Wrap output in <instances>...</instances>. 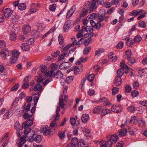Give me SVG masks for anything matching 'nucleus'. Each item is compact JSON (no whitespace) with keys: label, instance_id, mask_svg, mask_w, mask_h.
<instances>
[{"label":"nucleus","instance_id":"obj_56","mask_svg":"<svg viewBox=\"0 0 147 147\" xmlns=\"http://www.w3.org/2000/svg\"><path fill=\"white\" fill-rule=\"evenodd\" d=\"M51 67L52 69V70L51 71H55L57 68V65L55 63H52L51 65Z\"/></svg>","mask_w":147,"mask_h":147},{"label":"nucleus","instance_id":"obj_34","mask_svg":"<svg viewBox=\"0 0 147 147\" xmlns=\"http://www.w3.org/2000/svg\"><path fill=\"white\" fill-rule=\"evenodd\" d=\"M42 139V138L40 135H36L34 138V140L36 142L39 143L40 142Z\"/></svg>","mask_w":147,"mask_h":147},{"label":"nucleus","instance_id":"obj_2","mask_svg":"<svg viewBox=\"0 0 147 147\" xmlns=\"http://www.w3.org/2000/svg\"><path fill=\"white\" fill-rule=\"evenodd\" d=\"M51 75H50L49 77H51L48 78L45 81L43 82L42 84L44 86L46 85L48 83L52 80L51 78L53 77L56 79L61 78L63 76V74L60 71H58L56 73L54 71H51Z\"/></svg>","mask_w":147,"mask_h":147},{"label":"nucleus","instance_id":"obj_53","mask_svg":"<svg viewBox=\"0 0 147 147\" xmlns=\"http://www.w3.org/2000/svg\"><path fill=\"white\" fill-rule=\"evenodd\" d=\"M91 40V38H88L86 39V40L84 39V46H86L87 45H88L90 43Z\"/></svg>","mask_w":147,"mask_h":147},{"label":"nucleus","instance_id":"obj_5","mask_svg":"<svg viewBox=\"0 0 147 147\" xmlns=\"http://www.w3.org/2000/svg\"><path fill=\"white\" fill-rule=\"evenodd\" d=\"M93 31V30L92 27L89 26H87L86 27H82V29L80 30V32H89L88 36L91 37L93 36V33L92 32Z\"/></svg>","mask_w":147,"mask_h":147},{"label":"nucleus","instance_id":"obj_55","mask_svg":"<svg viewBox=\"0 0 147 147\" xmlns=\"http://www.w3.org/2000/svg\"><path fill=\"white\" fill-rule=\"evenodd\" d=\"M56 4H53L50 5L49 10L52 11H55L56 9Z\"/></svg>","mask_w":147,"mask_h":147},{"label":"nucleus","instance_id":"obj_64","mask_svg":"<svg viewBox=\"0 0 147 147\" xmlns=\"http://www.w3.org/2000/svg\"><path fill=\"white\" fill-rule=\"evenodd\" d=\"M60 52L58 51H56V52L51 53V55L53 57H57L59 54Z\"/></svg>","mask_w":147,"mask_h":147},{"label":"nucleus","instance_id":"obj_10","mask_svg":"<svg viewBox=\"0 0 147 147\" xmlns=\"http://www.w3.org/2000/svg\"><path fill=\"white\" fill-rule=\"evenodd\" d=\"M33 124L32 119H29L26 120L25 122L22 123V125L24 126V129H27L32 125Z\"/></svg>","mask_w":147,"mask_h":147},{"label":"nucleus","instance_id":"obj_54","mask_svg":"<svg viewBox=\"0 0 147 147\" xmlns=\"http://www.w3.org/2000/svg\"><path fill=\"white\" fill-rule=\"evenodd\" d=\"M119 89L118 88L114 87L112 89V94L115 95L118 92Z\"/></svg>","mask_w":147,"mask_h":147},{"label":"nucleus","instance_id":"obj_41","mask_svg":"<svg viewBox=\"0 0 147 147\" xmlns=\"http://www.w3.org/2000/svg\"><path fill=\"white\" fill-rule=\"evenodd\" d=\"M111 112V111L108 109H103L102 108V114L103 115H106L109 113Z\"/></svg>","mask_w":147,"mask_h":147},{"label":"nucleus","instance_id":"obj_30","mask_svg":"<svg viewBox=\"0 0 147 147\" xmlns=\"http://www.w3.org/2000/svg\"><path fill=\"white\" fill-rule=\"evenodd\" d=\"M113 143L110 140V139H108L107 142L104 144L106 147H112V145Z\"/></svg>","mask_w":147,"mask_h":147},{"label":"nucleus","instance_id":"obj_8","mask_svg":"<svg viewBox=\"0 0 147 147\" xmlns=\"http://www.w3.org/2000/svg\"><path fill=\"white\" fill-rule=\"evenodd\" d=\"M88 6L87 4L84 5L83 8L80 12V17L81 18L86 16L88 12Z\"/></svg>","mask_w":147,"mask_h":147},{"label":"nucleus","instance_id":"obj_22","mask_svg":"<svg viewBox=\"0 0 147 147\" xmlns=\"http://www.w3.org/2000/svg\"><path fill=\"white\" fill-rule=\"evenodd\" d=\"M21 49L24 51H28L30 48L29 45L26 43H23L20 47Z\"/></svg>","mask_w":147,"mask_h":147},{"label":"nucleus","instance_id":"obj_6","mask_svg":"<svg viewBox=\"0 0 147 147\" xmlns=\"http://www.w3.org/2000/svg\"><path fill=\"white\" fill-rule=\"evenodd\" d=\"M96 1L92 0L91 2L88 1L86 4L88 6V8L89 7L90 11V12L92 11L94 9H96L97 8V4H96Z\"/></svg>","mask_w":147,"mask_h":147},{"label":"nucleus","instance_id":"obj_51","mask_svg":"<svg viewBox=\"0 0 147 147\" xmlns=\"http://www.w3.org/2000/svg\"><path fill=\"white\" fill-rule=\"evenodd\" d=\"M6 47V44L3 40H0V48L3 49Z\"/></svg>","mask_w":147,"mask_h":147},{"label":"nucleus","instance_id":"obj_19","mask_svg":"<svg viewBox=\"0 0 147 147\" xmlns=\"http://www.w3.org/2000/svg\"><path fill=\"white\" fill-rule=\"evenodd\" d=\"M114 84L115 86H118L122 84V79L120 77L116 76L114 81Z\"/></svg>","mask_w":147,"mask_h":147},{"label":"nucleus","instance_id":"obj_35","mask_svg":"<svg viewBox=\"0 0 147 147\" xmlns=\"http://www.w3.org/2000/svg\"><path fill=\"white\" fill-rule=\"evenodd\" d=\"M24 34V35H21L20 36V39L21 40L24 41H27V40L28 39V35L27 34Z\"/></svg>","mask_w":147,"mask_h":147},{"label":"nucleus","instance_id":"obj_61","mask_svg":"<svg viewBox=\"0 0 147 147\" xmlns=\"http://www.w3.org/2000/svg\"><path fill=\"white\" fill-rule=\"evenodd\" d=\"M128 111L130 112H134L135 111V108L134 106H131L127 108Z\"/></svg>","mask_w":147,"mask_h":147},{"label":"nucleus","instance_id":"obj_52","mask_svg":"<svg viewBox=\"0 0 147 147\" xmlns=\"http://www.w3.org/2000/svg\"><path fill=\"white\" fill-rule=\"evenodd\" d=\"M138 123L139 126L140 127H142L145 125L144 121V120H142V118L140 119L139 120Z\"/></svg>","mask_w":147,"mask_h":147},{"label":"nucleus","instance_id":"obj_15","mask_svg":"<svg viewBox=\"0 0 147 147\" xmlns=\"http://www.w3.org/2000/svg\"><path fill=\"white\" fill-rule=\"evenodd\" d=\"M143 9L134 10L131 12L129 13V15L130 16H134V17L139 15L140 13L143 11Z\"/></svg>","mask_w":147,"mask_h":147},{"label":"nucleus","instance_id":"obj_46","mask_svg":"<svg viewBox=\"0 0 147 147\" xmlns=\"http://www.w3.org/2000/svg\"><path fill=\"white\" fill-rule=\"evenodd\" d=\"M134 43V42L132 39L130 40V38H128L127 40V45L129 47H131Z\"/></svg>","mask_w":147,"mask_h":147},{"label":"nucleus","instance_id":"obj_40","mask_svg":"<svg viewBox=\"0 0 147 147\" xmlns=\"http://www.w3.org/2000/svg\"><path fill=\"white\" fill-rule=\"evenodd\" d=\"M76 41L75 42V44L77 45H78V47H80L79 45H80L82 44L84 42V38H82L79 40H78V42H76Z\"/></svg>","mask_w":147,"mask_h":147},{"label":"nucleus","instance_id":"obj_1","mask_svg":"<svg viewBox=\"0 0 147 147\" xmlns=\"http://www.w3.org/2000/svg\"><path fill=\"white\" fill-rule=\"evenodd\" d=\"M40 71L38 72V75L35 77V79L38 83L42 82L46 78L49 76L51 75V71H47V68L45 65H42L40 66Z\"/></svg>","mask_w":147,"mask_h":147},{"label":"nucleus","instance_id":"obj_11","mask_svg":"<svg viewBox=\"0 0 147 147\" xmlns=\"http://www.w3.org/2000/svg\"><path fill=\"white\" fill-rule=\"evenodd\" d=\"M13 12L9 8L6 9L3 12V14L6 18L11 17Z\"/></svg>","mask_w":147,"mask_h":147},{"label":"nucleus","instance_id":"obj_29","mask_svg":"<svg viewBox=\"0 0 147 147\" xmlns=\"http://www.w3.org/2000/svg\"><path fill=\"white\" fill-rule=\"evenodd\" d=\"M127 132V130L125 129L122 128L121 129L119 132V135L120 136H125Z\"/></svg>","mask_w":147,"mask_h":147},{"label":"nucleus","instance_id":"obj_49","mask_svg":"<svg viewBox=\"0 0 147 147\" xmlns=\"http://www.w3.org/2000/svg\"><path fill=\"white\" fill-rule=\"evenodd\" d=\"M124 43L122 41H120L117 45V47L118 49H122Z\"/></svg>","mask_w":147,"mask_h":147},{"label":"nucleus","instance_id":"obj_20","mask_svg":"<svg viewBox=\"0 0 147 147\" xmlns=\"http://www.w3.org/2000/svg\"><path fill=\"white\" fill-rule=\"evenodd\" d=\"M102 110V107L101 106H98L94 108L93 111V113H100Z\"/></svg>","mask_w":147,"mask_h":147},{"label":"nucleus","instance_id":"obj_39","mask_svg":"<svg viewBox=\"0 0 147 147\" xmlns=\"http://www.w3.org/2000/svg\"><path fill=\"white\" fill-rule=\"evenodd\" d=\"M10 40H11L14 41L16 38V33L14 32H12L10 34Z\"/></svg>","mask_w":147,"mask_h":147},{"label":"nucleus","instance_id":"obj_17","mask_svg":"<svg viewBox=\"0 0 147 147\" xmlns=\"http://www.w3.org/2000/svg\"><path fill=\"white\" fill-rule=\"evenodd\" d=\"M71 40L73 41L72 43L70 45H68L64 47L62 49L63 51L66 52L71 47H74V46L76 41L75 38H71Z\"/></svg>","mask_w":147,"mask_h":147},{"label":"nucleus","instance_id":"obj_59","mask_svg":"<svg viewBox=\"0 0 147 147\" xmlns=\"http://www.w3.org/2000/svg\"><path fill=\"white\" fill-rule=\"evenodd\" d=\"M142 38L139 35L136 36L134 38V41L135 42H139L142 40Z\"/></svg>","mask_w":147,"mask_h":147},{"label":"nucleus","instance_id":"obj_4","mask_svg":"<svg viewBox=\"0 0 147 147\" xmlns=\"http://www.w3.org/2000/svg\"><path fill=\"white\" fill-rule=\"evenodd\" d=\"M12 56L10 59L11 63H9L7 64L9 65H10L11 63H14L16 62V59L18 57L19 55V53L16 50H14L11 52Z\"/></svg>","mask_w":147,"mask_h":147},{"label":"nucleus","instance_id":"obj_37","mask_svg":"<svg viewBox=\"0 0 147 147\" xmlns=\"http://www.w3.org/2000/svg\"><path fill=\"white\" fill-rule=\"evenodd\" d=\"M42 88V86L38 84L36 85L34 88V90L35 91L40 90Z\"/></svg>","mask_w":147,"mask_h":147},{"label":"nucleus","instance_id":"obj_48","mask_svg":"<svg viewBox=\"0 0 147 147\" xmlns=\"http://www.w3.org/2000/svg\"><path fill=\"white\" fill-rule=\"evenodd\" d=\"M98 14L93 13L90 14L89 18L91 19H97L98 18Z\"/></svg>","mask_w":147,"mask_h":147},{"label":"nucleus","instance_id":"obj_45","mask_svg":"<svg viewBox=\"0 0 147 147\" xmlns=\"http://www.w3.org/2000/svg\"><path fill=\"white\" fill-rule=\"evenodd\" d=\"M78 147H86V144L84 140H81L79 141L78 144Z\"/></svg>","mask_w":147,"mask_h":147},{"label":"nucleus","instance_id":"obj_23","mask_svg":"<svg viewBox=\"0 0 147 147\" xmlns=\"http://www.w3.org/2000/svg\"><path fill=\"white\" fill-rule=\"evenodd\" d=\"M85 78L89 82H92L94 78V75L93 74H91L86 76Z\"/></svg>","mask_w":147,"mask_h":147},{"label":"nucleus","instance_id":"obj_58","mask_svg":"<svg viewBox=\"0 0 147 147\" xmlns=\"http://www.w3.org/2000/svg\"><path fill=\"white\" fill-rule=\"evenodd\" d=\"M10 117V115L9 112H6L5 114L3 115V118L4 119H8Z\"/></svg>","mask_w":147,"mask_h":147},{"label":"nucleus","instance_id":"obj_62","mask_svg":"<svg viewBox=\"0 0 147 147\" xmlns=\"http://www.w3.org/2000/svg\"><path fill=\"white\" fill-rule=\"evenodd\" d=\"M106 14L105 11L104 9H102L99 11V12L98 15L101 16H105Z\"/></svg>","mask_w":147,"mask_h":147},{"label":"nucleus","instance_id":"obj_57","mask_svg":"<svg viewBox=\"0 0 147 147\" xmlns=\"http://www.w3.org/2000/svg\"><path fill=\"white\" fill-rule=\"evenodd\" d=\"M81 69H80L78 66H76L74 69V72L75 74H79L81 70Z\"/></svg>","mask_w":147,"mask_h":147},{"label":"nucleus","instance_id":"obj_60","mask_svg":"<svg viewBox=\"0 0 147 147\" xmlns=\"http://www.w3.org/2000/svg\"><path fill=\"white\" fill-rule=\"evenodd\" d=\"M30 106L31 104L30 103L26 105V106L24 108V110H23V111H25L26 112L29 111Z\"/></svg>","mask_w":147,"mask_h":147},{"label":"nucleus","instance_id":"obj_9","mask_svg":"<svg viewBox=\"0 0 147 147\" xmlns=\"http://www.w3.org/2000/svg\"><path fill=\"white\" fill-rule=\"evenodd\" d=\"M11 51L7 49H5L4 51L0 52V55H3L4 56H2V59L5 60L6 59V57H7L11 55Z\"/></svg>","mask_w":147,"mask_h":147},{"label":"nucleus","instance_id":"obj_38","mask_svg":"<svg viewBox=\"0 0 147 147\" xmlns=\"http://www.w3.org/2000/svg\"><path fill=\"white\" fill-rule=\"evenodd\" d=\"M65 130L64 131H60L58 132V136L61 139H63L65 136Z\"/></svg>","mask_w":147,"mask_h":147},{"label":"nucleus","instance_id":"obj_7","mask_svg":"<svg viewBox=\"0 0 147 147\" xmlns=\"http://www.w3.org/2000/svg\"><path fill=\"white\" fill-rule=\"evenodd\" d=\"M60 97H62V98H60L59 99V102L58 106L57 107V109L56 111V113H59V112L60 111V107L62 108L63 109L64 108L65 104L64 103V100L63 99V96H61Z\"/></svg>","mask_w":147,"mask_h":147},{"label":"nucleus","instance_id":"obj_63","mask_svg":"<svg viewBox=\"0 0 147 147\" xmlns=\"http://www.w3.org/2000/svg\"><path fill=\"white\" fill-rule=\"evenodd\" d=\"M19 86V85L17 84L13 86L11 89V91H16L17 90Z\"/></svg>","mask_w":147,"mask_h":147},{"label":"nucleus","instance_id":"obj_14","mask_svg":"<svg viewBox=\"0 0 147 147\" xmlns=\"http://www.w3.org/2000/svg\"><path fill=\"white\" fill-rule=\"evenodd\" d=\"M111 111L113 112L119 113L121 111V109L119 106L113 105L111 109Z\"/></svg>","mask_w":147,"mask_h":147},{"label":"nucleus","instance_id":"obj_27","mask_svg":"<svg viewBox=\"0 0 147 147\" xmlns=\"http://www.w3.org/2000/svg\"><path fill=\"white\" fill-rule=\"evenodd\" d=\"M14 127L16 130H20L23 129V128H24V126H22H22H20L19 122L18 121H17L16 122L14 125Z\"/></svg>","mask_w":147,"mask_h":147},{"label":"nucleus","instance_id":"obj_21","mask_svg":"<svg viewBox=\"0 0 147 147\" xmlns=\"http://www.w3.org/2000/svg\"><path fill=\"white\" fill-rule=\"evenodd\" d=\"M118 140V137L115 134H113L111 136L110 140L113 142V144L116 143Z\"/></svg>","mask_w":147,"mask_h":147},{"label":"nucleus","instance_id":"obj_43","mask_svg":"<svg viewBox=\"0 0 147 147\" xmlns=\"http://www.w3.org/2000/svg\"><path fill=\"white\" fill-rule=\"evenodd\" d=\"M128 63L129 65L132 64L134 63L135 62L136 60L133 58L130 57L129 59H127Z\"/></svg>","mask_w":147,"mask_h":147},{"label":"nucleus","instance_id":"obj_50","mask_svg":"<svg viewBox=\"0 0 147 147\" xmlns=\"http://www.w3.org/2000/svg\"><path fill=\"white\" fill-rule=\"evenodd\" d=\"M131 94L133 97H136L138 96L139 94L137 90H134L132 91Z\"/></svg>","mask_w":147,"mask_h":147},{"label":"nucleus","instance_id":"obj_47","mask_svg":"<svg viewBox=\"0 0 147 147\" xmlns=\"http://www.w3.org/2000/svg\"><path fill=\"white\" fill-rule=\"evenodd\" d=\"M91 48L90 47H87L85 48L83 51V54L84 55H87L90 51Z\"/></svg>","mask_w":147,"mask_h":147},{"label":"nucleus","instance_id":"obj_18","mask_svg":"<svg viewBox=\"0 0 147 147\" xmlns=\"http://www.w3.org/2000/svg\"><path fill=\"white\" fill-rule=\"evenodd\" d=\"M31 29V27L29 25H25L23 26L22 31L24 34H27L30 32Z\"/></svg>","mask_w":147,"mask_h":147},{"label":"nucleus","instance_id":"obj_26","mask_svg":"<svg viewBox=\"0 0 147 147\" xmlns=\"http://www.w3.org/2000/svg\"><path fill=\"white\" fill-rule=\"evenodd\" d=\"M26 7V4L24 3H20L18 6V9L20 11L25 10Z\"/></svg>","mask_w":147,"mask_h":147},{"label":"nucleus","instance_id":"obj_28","mask_svg":"<svg viewBox=\"0 0 147 147\" xmlns=\"http://www.w3.org/2000/svg\"><path fill=\"white\" fill-rule=\"evenodd\" d=\"M34 95H36L33 98L34 102V105L36 106L37 103V102L39 98V93L36 92L34 94Z\"/></svg>","mask_w":147,"mask_h":147},{"label":"nucleus","instance_id":"obj_36","mask_svg":"<svg viewBox=\"0 0 147 147\" xmlns=\"http://www.w3.org/2000/svg\"><path fill=\"white\" fill-rule=\"evenodd\" d=\"M74 77L73 76H69L67 77L65 80V82L67 84L71 83L73 80Z\"/></svg>","mask_w":147,"mask_h":147},{"label":"nucleus","instance_id":"obj_24","mask_svg":"<svg viewBox=\"0 0 147 147\" xmlns=\"http://www.w3.org/2000/svg\"><path fill=\"white\" fill-rule=\"evenodd\" d=\"M89 115L88 114H84L83 115L81 119L83 123H86L88 120Z\"/></svg>","mask_w":147,"mask_h":147},{"label":"nucleus","instance_id":"obj_44","mask_svg":"<svg viewBox=\"0 0 147 147\" xmlns=\"http://www.w3.org/2000/svg\"><path fill=\"white\" fill-rule=\"evenodd\" d=\"M138 25L140 27L145 28L146 26V24L145 22L140 20L139 22Z\"/></svg>","mask_w":147,"mask_h":147},{"label":"nucleus","instance_id":"obj_33","mask_svg":"<svg viewBox=\"0 0 147 147\" xmlns=\"http://www.w3.org/2000/svg\"><path fill=\"white\" fill-rule=\"evenodd\" d=\"M30 113V112L29 111V112H27L24 113L23 116L25 119H27L32 116V114Z\"/></svg>","mask_w":147,"mask_h":147},{"label":"nucleus","instance_id":"obj_42","mask_svg":"<svg viewBox=\"0 0 147 147\" xmlns=\"http://www.w3.org/2000/svg\"><path fill=\"white\" fill-rule=\"evenodd\" d=\"M131 86L129 84H127L125 87V92L126 93H128L131 92Z\"/></svg>","mask_w":147,"mask_h":147},{"label":"nucleus","instance_id":"obj_25","mask_svg":"<svg viewBox=\"0 0 147 147\" xmlns=\"http://www.w3.org/2000/svg\"><path fill=\"white\" fill-rule=\"evenodd\" d=\"M71 143L72 146L75 147L78 144V140L76 137H74L72 138Z\"/></svg>","mask_w":147,"mask_h":147},{"label":"nucleus","instance_id":"obj_3","mask_svg":"<svg viewBox=\"0 0 147 147\" xmlns=\"http://www.w3.org/2000/svg\"><path fill=\"white\" fill-rule=\"evenodd\" d=\"M125 61L124 60H122L120 63V66L121 69H119L117 71V76L121 78L124 73L123 69H128L129 68L127 65H125Z\"/></svg>","mask_w":147,"mask_h":147},{"label":"nucleus","instance_id":"obj_32","mask_svg":"<svg viewBox=\"0 0 147 147\" xmlns=\"http://www.w3.org/2000/svg\"><path fill=\"white\" fill-rule=\"evenodd\" d=\"M105 51V50L103 48H99L95 52V55L99 56L101 53Z\"/></svg>","mask_w":147,"mask_h":147},{"label":"nucleus","instance_id":"obj_16","mask_svg":"<svg viewBox=\"0 0 147 147\" xmlns=\"http://www.w3.org/2000/svg\"><path fill=\"white\" fill-rule=\"evenodd\" d=\"M71 23L70 20H68L66 22L63 26L64 31H67L71 27Z\"/></svg>","mask_w":147,"mask_h":147},{"label":"nucleus","instance_id":"obj_13","mask_svg":"<svg viewBox=\"0 0 147 147\" xmlns=\"http://www.w3.org/2000/svg\"><path fill=\"white\" fill-rule=\"evenodd\" d=\"M76 9V7L75 5H74L70 9V10L68 11L67 13L66 18L67 19L69 18L73 15L75 12Z\"/></svg>","mask_w":147,"mask_h":147},{"label":"nucleus","instance_id":"obj_12","mask_svg":"<svg viewBox=\"0 0 147 147\" xmlns=\"http://www.w3.org/2000/svg\"><path fill=\"white\" fill-rule=\"evenodd\" d=\"M51 131L50 129H47L46 126H45L41 128L40 131V132L43 133L45 135H47L50 134Z\"/></svg>","mask_w":147,"mask_h":147},{"label":"nucleus","instance_id":"obj_31","mask_svg":"<svg viewBox=\"0 0 147 147\" xmlns=\"http://www.w3.org/2000/svg\"><path fill=\"white\" fill-rule=\"evenodd\" d=\"M131 50H127L125 52V57L127 60L129 59L130 57H131Z\"/></svg>","mask_w":147,"mask_h":147}]
</instances>
